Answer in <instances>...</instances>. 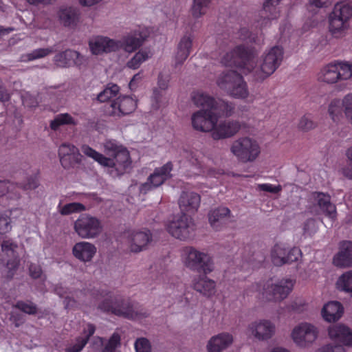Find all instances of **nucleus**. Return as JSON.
<instances>
[{
	"label": "nucleus",
	"instance_id": "1",
	"mask_svg": "<svg viewBox=\"0 0 352 352\" xmlns=\"http://www.w3.org/2000/svg\"><path fill=\"white\" fill-rule=\"evenodd\" d=\"M283 53L282 47H272L263 57L260 67L256 68V51L253 48L240 45L226 53L221 58V63L227 67H236L245 74L254 72V78L256 80H263L280 66Z\"/></svg>",
	"mask_w": 352,
	"mask_h": 352
},
{
	"label": "nucleus",
	"instance_id": "2",
	"mask_svg": "<svg viewBox=\"0 0 352 352\" xmlns=\"http://www.w3.org/2000/svg\"><path fill=\"white\" fill-rule=\"evenodd\" d=\"M105 298L98 305V309L107 313L127 319L140 320L148 316V313L143 308L138 307L129 300H125L120 296H113L111 292L102 289L97 294V299Z\"/></svg>",
	"mask_w": 352,
	"mask_h": 352
},
{
	"label": "nucleus",
	"instance_id": "3",
	"mask_svg": "<svg viewBox=\"0 0 352 352\" xmlns=\"http://www.w3.org/2000/svg\"><path fill=\"white\" fill-rule=\"evenodd\" d=\"M81 151L86 156L93 159L101 166L114 168L118 175L124 174L131 163L129 152L126 148L118 151L111 157L104 156L87 144L81 146Z\"/></svg>",
	"mask_w": 352,
	"mask_h": 352
},
{
	"label": "nucleus",
	"instance_id": "4",
	"mask_svg": "<svg viewBox=\"0 0 352 352\" xmlns=\"http://www.w3.org/2000/svg\"><path fill=\"white\" fill-rule=\"evenodd\" d=\"M220 89L236 98H246L249 94L247 83L243 76L234 70L222 73L217 80Z\"/></svg>",
	"mask_w": 352,
	"mask_h": 352
},
{
	"label": "nucleus",
	"instance_id": "5",
	"mask_svg": "<svg viewBox=\"0 0 352 352\" xmlns=\"http://www.w3.org/2000/svg\"><path fill=\"white\" fill-rule=\"evenodd\" d=\"M192 100L197 107L209 108L215 113L217 118L219 116L226 117L231 116L234 110V106L232 102L223 100H216L213 97L202 91H194L192 94Z\"/></svg>",
	"mask_w": 352,
	"mask_h": 352
},
{
	"label": "nucleus",
	"instance_id": "6",
	"mask_svg": "<svg viewBox=\"0 0 352 352\" xmlns=\"http://www.w3.org/2000/svg\"><path fill=\"white\" fill-rule=\"evenodd\" d=\"M230 151L243 163L254 162L261 153V147L254 139L244 137L234 141Z\"/></svg>",
	"mask_w": 352,
	"mask_h": 352
},
{
	"label": "nucleus",
	"instance_id": "7",
	"mask_svg": "<svg viewBox=\"0 0 352 352\" xmlns=\"http://www.w3.org/2000/svg\"><path fill=\"white\" fill-rule=\"evenodd\" d=\"M330 338L340 344H327L318 349V352H345L343 346H352V331L344 324H336L328 330Z\"/></svg>",
	"mask_w": 352,
	"mask_h": 352
},
{
	"label": "nucleus",
	"instance_id": "8",
	"mask_svg": "<svg viewBox=\"0 0 352 352\" xmlns=\"http://www.w3.org/2000/svg\"><path fill=\"white\" fill-rule=\"evenodd\" d=\"M184 252V263L190 270L204 275L213 270V262L208 254L198 251L192 247L186 248Z\"/></svg>",
	"mask_w": 352,
	"mask_h": 352
},
{
	"label": "nucleus",
	"instance_id": "9",
	"mask_svg": "<svg viewBox=\"0 0 352 352\" xmlns=\"http://www.w3.org/2000/svg\"><path fill=\"white\" fill-rule=\"evenodd\" d=\"M352 76V64L334 61L324 66L320 71L319 79L328 84L346 80Z\"/></svg>",
	"mask_w": 352,
	"mask_h": 352
},
{
	"label": "nucleus",
	"instance_id": "10",
	"mask_svg": "<svg viewBox=\"0 0 352 352\" xmlns=\"http://www.w3.org/2000/svg\"><path fill=\"white\" fill-rule=\"evenodd\" d=\"M166 230L173 237L185 241L193 236L195 224L190 217L182 212L167 223Z\"/></svg>",
	"mask_w": 352,
	"mask_h": 352
},
{
	"label": "nucleus",
	"instance_id": "11",
	"mask_svg": "<svg viewBox=\"0 0 352 352\" xmlns=\"http://www.w3.org/2000/svg\"><path fill=\"white\" fill-rule=\"evenodd\" d=\"M293 287L294 282L291 279H283L276 284L270 279L263 285L262 297L268 301H280L287 298Z\"/></svg>",
	"mask_w": 352,
	"mask_h": 352
},
{
	"label": "nucleus",
	"instance_id": "12",
	"mask_svg": "<svg viewBox=\"0 0 352 352\" xmlns=\"http://www.w3.org/2000/svg\"><path fill=\"white\" fill-rule=\"evenodd\" d=\"M38 177L39 170L36 169L24 183L14 184L9 181L0 180V197L8 195L9 199H19L20 190H34L38 186Z\"/></svg>",
	"mask_w": 352,
	"mask_h": 352
},
{
	"label": "nucleus",
	"instance_id": "13",
	"mask_svg": "<svg viewBox=\"0 0 352 352\" xmlns=\"http://www.w3.org/2000/svg\"><path fill=\"white\" fill-rule=\"evenodd\" d=\"M302 256L300 248H290L285 243H276L271 250V259L276 266H283L297 261Z\"/></svg>",
	"mask_w": 352,
	"mask_h": 352
},
{
	"label": "nucleus",
	"instance_id": "14",
	"mask_svg": "<svg viewBox=\"0 0 352 352\" xmlns=\"http://www.w3.org/2000/svg\"><path fill=\"white\" fill-rule=\"evenodd\" d=\"M102 228L101 222L98 219L87 214H81L74 223L76 232L83 239H93L98 236Z\"/></svg>",
	"mask_w": 352,
	"mask_h": 352
},
{
	"label": "nucleus",
	"instance_id": "15",
	"mask_svg": "<svg viewBox=\"0 0 352 352\" xmlns=\"http://www.w3.org/2000/svg\"><path fill=\"white\" fill-rule=\"evenodd\" d=\"M246 251L250 252V245L245 246L240 252L236 254V257H234V263H237L236 270L243 271L258 268L264 263L266 256L263 252H253L250 256L249 254L248 255L245 254Z\"/></svg>",
	"mask_w": 352,
	"mask_h": 352
},
{
	"label": "nucleus",
	"instance_id": "16",
	"mask_svg": "<svg viewBox=\"0 0 352 352\" xmlns=\"http://www.w3.org/2000/svg\"><path fill=\"white\" fill-rule=\"evenodd\" d=\"M137 107V101L130 96H120L107 104L105 112L111 116L121 117L133 112Z\"/></svg>",
	"mask_w": 352,
	"mask_h": 352
},
{
	"label": "nucleus",
	"instance_id": "17",
	"mask_svg": "<svg viewBox=\"0 0 352 352\" xmlns=\"http://www.w3.org/2000/svg\"><path fill=\"white\" fill-rule=\"evenodd\" d=\"M192 125L197 131L208 132L212 131L217 122V116L211 109L203 108L192 116Z\"/></svg>",
	"mask_w": 352,
	"mask_h": 352
},
{
	"label": "nucleus",
	"instance_id": "18",
	"mask_svg": "<svg viewBox=\"0 0 352 352\" xmlns=\"http://www.w3.org/2000/svg\"><path fill=\"white\" fill-rule=\"evenodd\" d=\"M318 333L315 326L307 322H302L294 327L292 337L298 346L306 347L316 340Z\"/></svg>",
	"mask_w": 352,
	"mask_h": 352
},
{
	"label": "nucleus",
	"instance_id": "19",
	"mask_svg": "<svg viewBox=\"0 0 352 352\" xmlns=\"http://www.w3.org/2000/svg\"><path fill=\"white\" fill-rule=\"evenodd\" d=\"M173 165L171 162H168L162 167L156 168L147 179L146 182L140 186V192L146 193L153 188L161 186L165 181L171 177L170 172Z\"/></svg>",
	"mask_w": 352,
	"mask_h": 352
},
{
	"label": "nucleus",
	"instance_id": "20",
	"mask_svg": "<svg viewBox=\"0 0 352 352\" xmlns=\"http://www.w3.org/2000/svg\"><path fill=\"white\" fill-rule=\"evenodd\" d=\"M148 31L146 28H139L138 30L131 32L124 36L122 43L119 42L120 47H122L127 52H135L143 43L148 36Z\"/></svg>",
	"mask_w": 352,
	"mask_h": 352
},
{
	"label": "nucleus",
	"instance_id": "21",
	"mask_svg": "<svg viewBox=\"0 0 352 352\" xmlns=\"http://www.w3.org/2000/svg\"><path fill=\"white\" fill-rule=\"evenodd\" d=\"M283 0H265L263 10L259 12L260 19L257 21L261 28L267 27L272 20L279 16L280 10L278 5Z\"/></svg>",
	"mask_w": 352,
	"mask_h": 352
},
{
	"label": "nucleus",
	"instance_id": "22",
	"mask_svg": "<svg viewBox=\"0 0 352 352\" xmlns=\"http://www.w3.org/2000/svg\"><path fill=\"white\" fill-rule=\"evenodd\" d=\"M89 45L92 54L98 55L103 52H116L120 47L118 41L107 36H98L89 41Z\"/></svg>",
	"mask_w": 352,
	"mask_h": 352
},
{
	"label": "nucleus",
	"instance_id": "23",
	"mask_svg": "<svg viewBox=\"0 0 352 352\" xmlns=\"http://www.w3.org/2000/svg\"><path fill=\"white\" fill-rule=\"evenodd\" d=\"M249 331L254 338L259 340H267L272 337L275 332V325L267 320L252 322Z\"/></svg>",
	"mask_w": 352,
	"mask_h": 352
},
{
	"label": "nucleus",
	"instance_id": "24",
	"mask_svg": "<svg viewBox=\"0 0 352 352\" xmlns=\"http://www.w3.org/2000/svg\"><path fill=\"white\" fill-rule=\"evenodd\" d=\"M241 129L239 122L234 120L224 121L215 126L211 135L214 140L228 138L234 135Z\"/></svg>",
	"mask_w": 352,
	"mask_h": 352
},
{
	"label": "nucleus",
	"instance_id": "25",
	"mask_svg": "<svg viewBox=\"0 0 352 352\" xmlns=\"http://www.w3.org/2000/svg\"><path fill=\"white\" fill-rule=\"evenodd\" d=\"M201 197L194 192H182L178 204L182 212L195 213L200 206Z\"/></svg>",
	"mask_w": 352,
	"mask_h": 352
},
{
	"label": "nucleus",
	"instance_id": "26",
	"mask_svg": "<svg viewBox=\"0 0 352 352\" xmlns=\"http://www.w3.org/2000/svg\"><path fill=\"white\" fill-rule=\"evenodd\" d=\"M333 264L340 267L352 266V242L344 241L340 244V250L333 259Z\"/></svg>",
	"mask_w": 352,
	"mask_h": 352
},
{
	"label": "nucleus",
	"instance_id": "27",
	"mask_svg": "<svg viewBox=\"0 0 352 352\" xmlns=\"http://www.w3.org/2000/svg\"><path fill=\"white\" fill-rule=\"evenodd\" d=\"M96 253V246L89 242H78L72 248V254L74 256L82 262H89L91 261Z\"/></svg>",
	"mask_w": 352,
	"mask_h": 352
},
{
	"label": "nucleus",
	"instance_id": "28",
	"mask_svg": "<svg viewBox=\"0 0 352 352\" xmlns=\"http://www.w3.org/2000/svg\"><path fill=\"white\" fill-rule=\"evenodd\" d=\"M230 214V210L227 207H219L210 210L208 213L210 226L215 231L221 230L225 227L226 219Z\"/></svg>",
	"mask_w": 352,
	"mask_h": 352
},
{
	"label": "nucleus",
	"instance_id": "29",
	"mask_svg": "<svg viewBox=\"0 0 352 352\" xmlns=\"http://www.w3.org/2000/svg\"><path fill=\"white\" fill-rule=\"evenodd\" d=\"M17 248V243L12 239L4 240L1 243L2 252L11 257L10 259L7 261L6 266L12 275H13L12 272L16 270L19 264V256L16 251Z\"/></svg>",
	"mask_w": 352,
	"mask_h": 352
},
{
	"label": "nucleus",
	"instance_id": "30",
	"mask_svg": "<svg viewBox=\"0 0 352 352\" xmlns=\"http://www.w3.org/2000/svg\"><path fill=\"white\" fill-rule=\"evenodd\" d=\"M80 58L81 56L78 52L67 50L55 55L54 60L57 66L67 67L80 64Z\"/></svg>",
	"mask_w": 352,
	"mask_h": 352
},
{
	"label": "nucleus",
	"instance_id": "31",
	"mask_svg": "<svg viewBox=\"0 0 352 352\" xmlns=\"http://www.w3.org/2000/svg\"><path fill=\"white\" fill-rule=\"evenodd\" d=\"M129 236L131 240V250L133 252L142 251L152 240L151 233L148 230L133 232Z\"/></svg>",
	"mask_w": 352,
	"mask_h": 352
},
{
	"label": "nucleus",
	"instance_id": "32",
	"mask_svg": "<svg viewBox=\"0 0 352 352\" xmlns=\"http://www.w3.org/2000/svg\"><path fill=\"white\" fill-rule=\"evenodd\" d=\"M314 197L324 214L332 220L336 219L337 215L336 207L331 202V197L323 192H315Z\"/></svg>",
	"mask_w": 352,
	"mask_h": 352
},
{
	"label": "nucleus",
	"instance_id": "33",
	"mask_svg": "<svg viewBox=\"0 0 352 352\" xmlns=\"http://www.w3.org/2000/svg\"><path fill=\"white\" fill-rule=\"evenodd\" d=\"M233 341L232 336L228 333H221L211 338L207 344L208 352H221Z\"/></svg>",
	"mask_w": 352,
	"mask_h": 352
},
{
	"label": "nucleus",
	"instance_id": "34",
	"mask_svg": "<svg viewBox=\"0 0 352 352\" xmlns=\"http://www.w3.org/2000/svg\"><path fill=\"white\" fill-rule=\"evenodd\" d=\"M343 313L344 307L338 301H330L326 303L322 309L323 318L329 322L338 320Z\"/></svg>",
	"mask_w": 352,
	"mask_h": 352
},
{
	"label": "nucleus",
	"instance_id": "35",
	"mask_svg": "<svg viewBox=\"0 0 352 352\" xmlns=\"http://www.w3.org/2000/svg\"><path fill=\"white\" fill-rule=\"evenodd\" d=\"M96 327L94 324L89 323L86 329H84V337L78 336L76 338V343L67 347L65 352H80L87 344L90 338L94 334Z\"/></svg>",
	"mask_w": 352,
	"mask_h": 352
},
{
	"label": "nucleus",
	"instance_id": "36",
	"mask_svg": "<svg viewBox=\"0 0 352 352\" xmlns=\"http://www.w3.org/2000/svg\"><path fill=\"white\" fill-rule=\"evenodd\" d=\"M192 45V37L189 35L184 36L177 47V52L175 56L177 64H182L189 56Z\"/></svg>",
	"mask_w": 352,
	"mask_h": 352
},
{
	"label": "nucleus",
	"instance_id": "37",
	"mask_svg": "<svg viewBox=\"0 0 352 352\" xmlns=\"http://www.w3.org/2000/svg\"><path fill=\"white\" fill-rule=\"evenodd\" d=\"M58 16L60 23L65 27L76 26L79 19L78 10L71 7L60 8Z\"/></svg>",
	"mask_w": 352,
	"mask_h": 352
},
{
	"label": "nucleus",
	"instance_id": "38",
	"mask_svg": "<svg viewBox=\"0 0 352 352\" xmlns=\"http://www.w3.org/2000/svg\"><path fill=\"white\" fill-rule=\"evenodd\" d=\"M215 285L214 280L207 278L205 276H199L193 283V287L196 291L208 296L214 293Z\"/></svg>",
	"mask_w": 352,
	"mask_h": 352
},
{
	"label": "nucleus",
	"instance_id": "39",
	"mask_svg": "<svg viewBox=\"0 0 352 352\" xmlns=\"http://www.w3.org/2000/svg\"><path fill=\"white\" fill-rule=\"evenodd\" d=\"M349 21L342 18L339 15H334V13L331 12L329 16V31L332 34L340 33L349 27Z\"/></svg>",
	"mask_w": 352,
	"mask_h": 352
},
{
	"label": "nucleus",
	"instance_id": "40",
	"mask_svg": "<svg viewBox=\"0 0 352 352\" xmlns=\"http://www.w3.org/2000/svg\"><path fill=\"white\" fill-rule=\"evenodd\" d=\"M151 56L152 53L150 50H140L133 56L131 60L127 62L126 65L130 69H138L143 62L146 61Z\"/></svg>",
	"mask_w": 352,
	"mask_h": 352
},
{
	"label": "nucleus",
	"instance_id": "41",
	"mask_svg": "<svg viewBox=\"0 0 352 352\" xmlns=\"http://www.w3.org/2000/svg\"><path fill=\"white\" fill-rule=\"evenodd\" d=\"M78 122L69 113H60L57 115L50 122V128L56 131L58 128L65 124L76 125Z\"/></svg>",
	"mask_w": 352,
	"mask_h": 352
},
{
	"label": "nucleus",
	"instance_id": "42",
	"mask_svg": "<svg viewBox=\"0 0 352 352\" xmlns=\"http://www.w3.org/2000/svg\"><path fill=\"white\" fill-rule=\"evenodd\" d=\"M334 15L337 14L348 21L352 17V5L350 2L340 1L335 4L332 10Z\"/></svg>",
	"mask_w": 352,
	"mask_h": 352
},
{
	"label": "nucleus",
	"instance_id": "43",
	"mask_svg": "<svg viewBox=\"0 0 352 352\" xmlns=\"http://www.w3.org/2000/svg\"><path fill=\"white\" fill-rule=\"evenodd\" d=\"M342 104L340 99H333L329 105L328 112L332 120L338 123L342 118Z\"/></svg>",
	"mask_w": 352,
	"mask_h": 352
},
{
	"label": "nucleus",
	"instance_id": "44",
	"mask_svg": "<svg viewBox=\"0 0 352 352\" xmlns=\"http://www.w3.org/2000/svg\"><path fill=\"white\" fill-rule=\"evenodd\" d=\"M338 288L346 292H352V271L343 274L337 281Z\"/></svg>",
	"mask_w": 352,
	"mask_h": 352
},
{
	"label": "nucleus",
	"instance_id": "45",
	"mask_svg": "<svg viewBox=\"0 0 352 352\" xmlns=\"http://www.w3.org/2000/svg\"><path fill=\"white\" fill-rule=\"evenodd\" d=\"M78 148L73 144L69 143L62 144L58 149V156L60 158V164H67V157L71 155L72 153L78 151Z\"/></svg>",
	"mask_w": 352,
	"mask_h": 352
},
{
	"label": "nucleus",
	"instance_id": "46",
	"mask_svg": "<svg viewBox=\"0 0 352 352\" xmlns=\"http://www.w3.org/2000/svg\"><path fill=\"white\" fill-rule=\"evenodd\" d=\"M120 91V87L116 84L111 85L101 91L97 97L98 101L104 102L116 96Z\"/></svg>",
	"mask_w": 352,
	"mask_h": 352
},
{
	"label": "nucleus",
	"instance_id": "47",
	"mask_svg": "<svg viewBox=\"0 0 352 352\" xmlns=\"http://www.w3.org/2000/svg\"><path fill=\"white\" fill-rule=\"evenodd\" d=\"M211 0H194L192 7V16L199 18L204 14Z\"/></svg>",
	"mask_w": 352,
	"mask_h": 352
},
{
	"label": "nucleus",
	"instance_id": "48",
	"mask_svg": "<svg viewBox=\"0 0 352 352\" xmlns=\"http://www.w3.org/2000/svg\"><path fill=\"white\" fill-rule=\"evenodd\" d=\"M11 212L8 211L0 212V235L9 232L12 229Z\"/></svg>",
	"mask_w": 352,
	"mask_h": 352
},
{
	"label": "nucleus",
	"instance_id": "49",
	"mask_svg": "<svg viewBox=\"0 0 352 352\" xmlns=\"http://www.w3.org/2000/svg\"><path fill=\"white\" fill-rule=\"evenodd\" d=\"M85 210V206L80 203H69L61 208L60 212L63 215H68L74 212H80Z\"/></svg>",
	"mask_w": 352,
	"mask_h": 352
},
{
	"label": "nucleus",
	"instance_id": "50",
	"mask_svg": "<svg viewBox=\"0 0 352 352\" xmlns=\"http://www.w3.org/2000/svg\"><path fill=\"white\" fill-rule=\"evenodd\" d=\"M124 148V147L122 145H119L117 142L113 140H108L104 143V152L107 155L110 156L109 157H113Z\"/></svg>",
	"mask_w": 352,
	"mask_h": 352
},
{
	"label": "nucleus",
	"instance_id": "51",
	"mask_svg": "<svg viewBox=\"0 0 352 352\" xmlns=\"http://www.w3.org/2000/svg\"><path fill=\"white\" fill-rule=\"evenodd\" d=\"M14 307L30 315H34L37 312L36 305L32 302L19 300L14 305Z\"/></svg>",
	"mask_w": 352,
	"mask_h": 352
},
{
	"label": "nucleus",
	"instance_id": "52",
	"mask_svg": "<svg viewBox=\"0 0 352 352\" xmlns=\"http://www.w3.org/2000/svg\"><path fill=\"white\" fill-rule=\"evenodd\" d=\"M82 157H83L79 151L75 153H72V154L68 155L67 157V164L66 165L65 164H61V165L65 169L74 168L81 164Z\"/></svg>",
	"mask_w": 352,
	"mask_h": 352
},
{
	"label": "nucleus",
	"instance_id": "53",
	"mask_svg": "<svg viewBox=\"0 0 352 352\" xmlns=\"http://www.w3.org/2000/svg\"><path fill=\"white\" fill-rule=\"evenodd\" d=\"M120 336L114 333L105 345L103 352H116V349L120 344Z\"/></svg>",
	"mask_w": 352,
	"mask_h": 352
},
{
	"label": "nucleus",
	"instance_id": "54",
	"mask_svg": "<svg viewBox=\"0 0 352 352\" xmlns=\"http://www.w3.org/2000/svg\"><path fill=\"white\" fill-rule=\"evenodd\" d=\"M344 114L352 124V94L345 96L342 101Z\"/></svg>",
	"mask_w": 352,
	"mask_h": 352
},
{
	"label": "nucleus",
	"instance_id": "55",
	"mask_svg": "<svg viewBox=\"0 0 352 352\" xmlns=\"http://www.w3.org/2000/svg\"><path fill=\"white\" fill-rule=\"evenodd\" d=\"M53 52L54 50L52 48L36 49L28 54V60H33L35 59L43 58Z\"/></svg>",
	"mask_w": 352,
	"mask_h": 352
},
{
	"label": "nucleus",
	"instance_id": "56",
	"mask_svg": "<svg viewBox=\"0 0 352 352\" xmlns=\"http://www.w3.org/2000/svg\"><path fill=\"white\" fill-rule=\"evenodd\" d=\"M136 352H151V344L146 338H141L136 340L135 342Z\"/></svg>",
	"mask_w": 352,
	"mask_h": 352
},
{
	"label": "nucleus",
	"instance_id": "57",
	"mask_svg": "<svg viewBox=\"0 0 352 352\" xmlns=\"http://www.w3.org/2000/svg\"><path fill=\"white\" fill-rule=\"evenodd\" d=\"M315 123L311 120L309 116H304L301 118L299 124L298 128L304 131H307L310 129H312L315 127Z\"/></svg>",
	"mask_w": 352,
	"mask_h": 352
},
{
	"label": "nucleus",
	"instance_id": "58",
	"mask_svg": "<svg viewBox=\"0 0 352 352\" xmlns=\"http://www.w3.org/2000/svg\"><path fill=\"white\" fill-rule=\"evenodd\" d=\"M162 90H159L155 88L153 89V96H152V106L155 109H157L161 107L162 98Z\"/></svg>",
	"mask_w": 352,
	"mask_h": 352
},
{
	"label": "nucleus",
	"instance_id": "59",
	"mask_svg": "<svg viewBox=\"0 0 352 352\" xmlns=\"http://www.w3.org/2000/svg\"><path fill=\"white\" fill-rule=\"evenodd\" d=\"M260 190L265 192L278 193L282 190L280 185L274 186L271 184H263L259 185Z\"/></svg>",
	"mask_w": 352,
	"mask_h": 352
},
{
	"label": "nucleus",
	"instance_id": "60",
	"mask_svg": "<svg viewBox=\"0 0 352 352\" xmlns=\"http://www.w3.org/2000/svg\"><path fill=\"white\" fill-rule=\"evenodd\" d=\"M169 80L168 75H164L162 73H160L158 76L157 81L159 88L163 91L166 90L168 88Z\"/></svg>",
	"mask_w": 352,
	"mask_h": 352
},
{
	"label": "nucleus",
	"instance_id": "61",
	"mask_svg": "<svg viewBox=\"0 0 352 352\" xmlns=\"http://www.w3.org/2000/svg\"><path fill=\"white\" fill-rule=\"evenodd\" d=\"M30 275L33 278H38L42 275V269L40 265L30 264L29 267Z\"/></svg>",
	"mask_w": 352,
	"mask_h": 352
},
{
	"label": "nucleus",
	"instance_id": "62",
	"mask_svg": "<svg viewBox=\"0 0 352 352\" xmlns=\"http://www.w3.org/2000/svg\"><path fill=\"white\" fill-rule=\"evenodd\" d=\"M346 155L350 163L348 166L344 169V173L347 177L352 179V147L348 149Z\"/></svg>",
	"mask_w": 352,
	"mask_h": 352
},
{
	"label": "nucleus",
	"instance_id": "63",
	"mask_svg": "<svg viewBox=\"0 0 352 352\" xmlns=\"http://www.w3.org/2000/svg\"><path fill=\"white\" fill-rule=\"evenodd\" d=\"M10 98V95L8 93L6 88L3 86V82L0 78V101L1 102H6L8 101Z\"/></svg>",
	"mask_w": 352,
	"mask_h": 352
},
{
	"label": "nucleus",
	"instance_id": "64",
	"mask_svg": "<svg viewBox=\"0 0 352 352\" xmlns=\"http://www.w3.org/2000/svg\"><path fill=\"white\" fill-rule=\"evenodd\" d=\"M23 104L28 107H36L38 105L36 99L33 96L23 97Z\"/></svg>",
	"mask_w": 352,
	"mask_h": 352
}]
</instances>
